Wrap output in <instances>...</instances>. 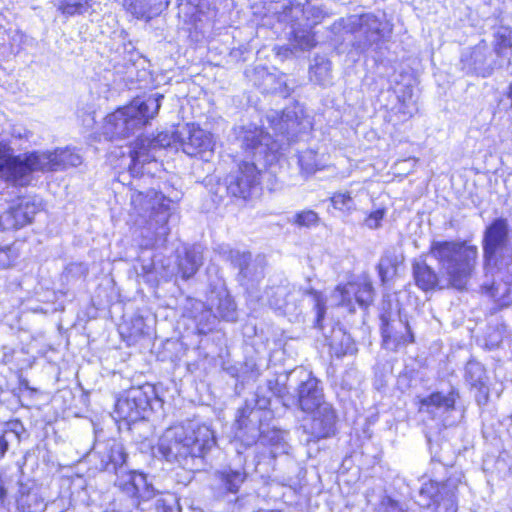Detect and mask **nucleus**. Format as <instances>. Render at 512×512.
<instances>
[{"label":"nucleus","instance_id":"f257e3e1","mask_svg":"<svg viewBox=\"0 0 512 512\" xmlns=\"http://www.w3.org/2000/svg\"><path fill=\"white\" fill-rule=\"evenodd\" d=\"M9 144L0 140V180L17 186H26L33 172H53L77 167L82 156L75 149L64 148L50 151H34L23 155H12Z\"/></svg>","mask_w":512,"mask_h":512},{"label":"nucleus","instance_id":"f03ea898","mask_svg":"<svg viewBox=\"0 0 512 512\" xmlns=\"http://www.w3.org/2000/svg\"><path fill=\"white\" fill-rule=\"evenodd\" d=\"M215 444L209 426L189 422L167 428L159 439L158 451L166 461L186 467L195 458H203Z\"/></svg>","mask_w":512,"mask_h":512},{"label":"nucleus","instance_id":"7ed1b4c3","mask_svg":"<svg viewBox=\"0 0 512 512\" xmlns=\"http://www.w3.org/2000/svg\"><path fill=\"white\" fill-rule=\"evenodd\" d=\"M429 253L452 287L458 290L466 288L476 268L477 246L466 241H433Z\"/></svg>","mask_w":512,"mask_h":512},{"label":"nucleus","instance_id":"20e7f679","mask_svg":"<svg viewBox=\"0 0 512 512\" xmlns=\"http://www.w3.org/2000/svg\"><path fill=\"white\" fill-rule=\"evenodd\" d=\"M163 95H151L146 99L136 98L129 105L118 108L106 116L102 134L106 139H124L141 130L153 119L161 106Z\"/></svg>","mask_w":512,"mask_h":512},{"label":"nucleus","instance_id":"39448f33","mask_svg":"<svg viewBox=\"0 0 512 512\" xmlns=\"http://www.w3.org/2000/svg\"><path fill=\"white\" fill-rule=\"evenodd\" d=\"M482 247L485 268L512 263L510 226L507 219L496 218L486 227Z\"/></svg>","mask_w":512,"mask_h":512},{"label":"nucleus","instance_id":"423d86ee","mask_svg":"<svg viewBox=\"0 0 512 512\" xmlns=\"http://www.w3.org/2000/svg\"><path fill=\"white\" fill-rule=\"evenodd\" d=\"M131 203L139 213L151 210L153 220L159 224L155 230L156 237L164 242L169 234L167 223L170 218L172 201L161 192L149 190L146 194L143 192L133 193Z\"/></svg>","mask_w":512,"mask_h":512},{"label":"nucleus","instance_id":"0eeeda50","mask_svg":"<svg viewBox=\"0 0 512 512\" xmlns=\"http://www.w3.org/2000/svg\"><path fill=\"white\" fill-rule=\"evenodd\" d=\"M355 35L357 47L365 50L377 45L384 38L386 23L373 14L351 15L338 24Z\"/></svg>","mask_w":512,"mask_h":512},{"label":"nucleus","instance_id":"6e6552de","mask_svg":"<svg viewBox=\"0 0 512 512\" xmlns=\"http://www.w3.org/2000/svg\"><path fill=\"white\" fill-rule=\"evenodd\" d=\"M192 308L191 316L198 322L200 332H204V326L213 324L216 318L226 321L236 320L235 303L225 290L210 296L208 308L202 301H194Z\"/></svg>","mask_w":512,"mask_h":512},{"label":"nucleus","instance_id":"1a4fd4ad","mask_svg":"<svg viewBox=\"0 0 512 512\" xmlns=\"http://www.w3.org/2000/svg\"><path fill=\"white\" fill-rule=\"evenodd\" d=\"M178 142L177 132L169 134L161 132L154 138H140L135 142L133 150L130 152L131 162L129 170L133 177L143 175L141 169L145 163L156 160V152L159 149L170 147Z\"/></svg>","mask_w":512,"mask_h":512},{"label":"nucleus","instance_id":"9d476101","mask_svg":"<svg viewBox=\"0 0 512 512\" xmlns=\"http://www.w3.org/2000/svg\"><path fill=\"white\" fill-rule=\"evenodd\" d=\"M419 497L420 505H435V512H457L456 484L451 479L441 484L432 480L425 482Z\"/></svg>","mask_w":512,"mask_h":512},{"label":"nucleus","instance_id":"9b49d317","mask_svg":"<svg viewBox=\"0 0 512 512\" xmlns=\"http://www.w3.org/2000/svg\"><path fill=\"white\" fill-rule=\"evenodd\" d=\"M308 295L311 297L316 310V320L314 326L318 329H322V320L325 315V303L322 295L314 290H296L295 288L290 289L286 286H279L272 289L269 295V303L271 306L277 309H283L284 311H290V306L294 305L298 296Z\"/></svg>","mask_w":512,"mask_h":512},{"label":"nucleus","instance_id":"f8f14e48","mask_svg":"<svg viewBox=\"0 0 512 512\" xmlns=\"http://www.w3.org/2000/svg\"><path fill=\"white\" fill-rule=\"evenodd\" d=\"M39 210L40 203L35 197L18 198L0 214V231L17 230L30 224Z\"/></svg>","mask_w":512,"mask_h":512},{"label":"nucleus","instance_id":"ddd939ff","mask_svg":"<svg viewBox=\"0 0 512 512\" xmlns=\"http://www.w3.org/2000/svg\"><path fill=\"white\" fill-rule=\"evenodd\" d=\"M224 258L238 269L237 280L242 286L259 281L264 276L265 261L261 256L252 258L250 252L228 249L223 252Z\"/></svg>","mask_w":512,"mask_h":512},{"label":"nucleus","instance_id":"4468645a","mask_svg":"<svg viewBox=\"0 0 512 512\" xmlns=\"http://www.w3.org/2000/svg\"><path fill=\"white\" fill-rule=\"evenodd\" d=\"M149 407L147 393L141 387H133L117 399L114 413L120 420L134 423L144 418Z\"/></svg>","mask_w":512,"mask_h":512},{"label":"nucleus","instance_id":"2eb2a0df","mask_svg":"<svg viewBox=\"0 0 512 512\" xmlns=\"http://www.w3.org/2000/svg\"><path fill=\"white\" fill-rule=\"evenodd\" d=\"M94 456L98 458L96 467L101 471H107L118 475L125 474L124 466L127 463L128 455L121 442L116 439H108L95 444Z\"/></svg>","mask_w":512,"mask_h":512},{"label":"nucleus","instance_id":"dca6fc26","mask_svg":"<svg viewBox=\"0 0 512 512\" xmlns=\"http://www.w3.org/2000/svg\"><path fill=\"white\" fill-rule=\"evenodd\" d=\"M177 136L183 152L189 156L205 158L207 154L213 152L214 141L212 135L194 124L182 126L181 129L177 130Z\"/></svg>","mask_w":512,"mask_h":512},{"label":"nucleus","instance_id":"f3484780","mask_svg":"<svg viewBox=\"0 0 512 512\" xmlns=\"http://www.w3.org/2000/svg\"><path fill=\"white\" fill-rule=\"evenodd\" d=\"M487 272L495 270L494 281L488 285L483 284V293L493 298L500 306H508L512 303V263L490 266L485 268Z\"/></svg>","mask_w":512,"mask_h":512},{"label":"nucleus","instance_id":"a211bd4d","mask_svg":"<svg viewBox=\"0 0 512 512\" xmlns=\"http://www.w3.org/2000/svg\"><path fill=\"white\" fill-rule=\"evenodd\" d=\"M381 332L384 344L394 348L414 342V335L406 318L399 313L385 312L381 315Z\"/></svg>","mask_w":512,"mask_h":512},{"label":"nucleus","instance_id":"6ab92c4d","mask_svg":"<svg viewBox=\"0 0 512 512\" xmlns=\"http://www.w3.org/2000/svg\"><path fill=\"white\" fill-rule=\"evenodd\" d=\"M312 417L303 423V431L309 437L307 442L328 438L335 432L336 413L331 405H322L310 411Z\"/></svg>","mask_w":512,"mask_h":512},{"label":"nucleus","instance_id":"aec40b11","mask_svg":"<svg viewBox=\"0 0 512 512\" xmlns=\"http://www.w3.org/2000/svg\"><path fill=\"white\" fill-rule=\"evenodd\" d=\"M258 184L259 171L250 162H243L235 174L227 177V191L234 197L246 199Z\"/></svg>","mask_w":512,"mask_h":512},{"label":"nucleus","instance_id":"412c9836","mask_svg":"<svg viewBox=\"0 0 512 512\" xmlns=\"http://www.w3.org/2000/svg\"><path fill=\"white\" fill-rule=\"evenodd\" d=\"M115 485L128 496L143 501L155 496V489L151 483H148L146 475L137 471H129L118 476Z\"/></svg>","mask_w":512,"mask_h":512},{"label":"nucleus","instance_id":"4be33fe9","mask_svg":"<svg viewBox=\"0 0 512 512\" xmlns=\"http://www.w3.org/2000/svg\"><path fill=\"white\" fill-rule=\"evenodd\" d=\"M258 420L259 411L248 404L237 411L235 425L238 431L236 435L247 445L255 443L262 435L260 428L257 426Z\"/></svg>","mask_w":512,"mask_h":512},{"label":"nucleus","instance_id":"5701e85b","mask_svg":"<svg viewBox=\"0 0 512 512\" xmlns=\"http://www.w3.org/2000/svg\"><path fill=\"white\" fill-rule=\"evenodd\" d=\"M267 120L272 130L280 135H287L291 138L305 128L304 122L299 119L294 109H285L282 112L271 111L267 114Z\"/></svg>","mask_w":512,"mask_h":512},{"label":"nucleus","instance_id":"b1692460","mask_svg":"<svg viewBox=\"0 0 512 512\" xmlns=\"http://www.w3.org/2000/svg\"><path fill=\"white\" fill-rule=\"evenodd\" d=\"M296 403L306 413L315 411V409L320 408L322 405H330L324 401L323 391L319 387L318 380L311 376L299 385Z\"/></svg>","mask_w":512,"mask_h":512},{"label":"nucleus","instance_id":"393cba45","mask_svg":"<svg viewBox=\"0 0 512 512\" xmlns=\"http://www.w3.org/2000/svg\"><path fill=\"white\" fill-rule=\"evenodd\" d=\"M489 49L485 45H478L472 49L469 56L462 57L463 69L467 70V73H474L481 77L490 76L495 65L488 61Z\"/></svg>","mask_w":512,"mask_h":512},{"label":"nucleus","instance_id":"a878e982","mask_svg":"<svg viewBox=\"0 0 512 512\" xmlns=\"http://www.w3.org/2000/svg\"><path fill=\"white\" fill-rule=\"evenodd\" d=\"M220 488L224 491L236 494L247 478V472L242 464L226 465L214 473Z\"/></svg>","mask_w":512,"mask_h":512},{"label":"nucleus","instance_id":"bb28decb","mask_svg":"<svg viewBox=\"0 0 512 512\" xmlns=\"http://www.w3.org/2000/svg\"><path fill=\"white\" fill-rule=\"evenodd\" d=\"M299 15H302L307 21V26L312 27L313 25L320 23L326 13L321 7L310 3H307L306 5L290 3V6L284 8L282 17L285 21L288 20L296 22L299 20Z\"/></svg>","mask_w":512,"mask_h":512},{"label":"nucleus","instance_id":"cd10ccee","mask_svg":"<svg viewBox=\"0 0 512 512\" xmlns=\"http://www.w3.org/2000/svg\"><path fill=\"white\" fill-rule=\"evenodd\" d=\"M169 5V0H125L126 10L138 19H151Z\"/></svg>","mask_w":512,"mask_h":512},{"label":"nucleus","instance_id":"c85d7f7f","mask_svg":"<svg viewBox=\"0 0 512 512\" xmlns=\"http://www.w3.org/2000/svg\"><path fill=\"white\" fill-rule=\"evenodd\" d=\"M458 393L455 390H450L447 394L442 392H435L421 399L420 410L436 415L438 412L450 411L454 409Z\"/></svg>","mask_w":512,"mask_h":512},{"label":"nucleus","instance_id":"c756f323","mask_svg":"<svg viewBox=\"0 0 512 512\" xmlns=\"http://www.w3.org/2000/svg\"><path fill=\"white\" fill-rule=\"evenodd\" d=\"M203 263V250L200 245L185 248L184 254L178 257V269L183 279L196 274Z\"/></svg>","mask_w":512,"mask_h":512},{"label":"nucleus","instance_id":"7c9ffc66","mask_svg":"<svg viewBox=\"0 0 512 512\" xmlns=\"http://www.w3.org/2000/svg\"><path fill=\"white\" fill-rule=\"evenodd\" d=\"M271 136L265 133L261 128L254 130H246L242 138V146L246 150H251L253 156L265 154L268 150H272Z\"/></svg>","mask_w":512,"mask_h":512},{"label":"nucleus","instance_id":"2f4dec72","mask_svg":"<svg viewBox=\"0 0 512 512\" xmlns=\"http://www.w3.org/2000/svg\"><path fill=\"white\" fill-rule=\"evenodd\" d=\"M465 380L487 400L489 392L487 387L488 377L482 364L477 361H469L465 366Z\"/></svg>","mask_w":512,"mask_h":512},{"label":"nucleus","instance_id":"473e14b6","mask_svg":"<svg viewBox=\"0 0 512 512\" xmlns=\"http://www.w3.org/2000/svg\"><path fill=\"white\" fill-rule=\"evenodd\" d=\"M403 262V256L398 253L394 247L387 248L380 257L377 265L378 274L382 283L392 278L397 271V267Z\"/></svg>","mask_w":512,"mask_h":512},{"label":"nucleus","instance_id":"72a5a7b5","mask_svg":"<svg viewBox=\"0 0 512 512\" xmlns=\"http://www.w3.org/2000/svg\"><path fill=\"white\" fill-rule=\"evenodd\" d=\"M413 276L416 285L423 291L433 290L438 284V274L425 261L413 263Z\"/></svg>","mask_w":512,"mask_h":512},{"label":"nucleus","instance_id":"f704fd0d","mask_svg":"<svg viewBox=\"0 0 512 512\" xmlns=\"http://www.w3.org/2000/svg\"><path fill=\"white\" fill-rule=\"evenodd\" d=\"M311 28L309 26L306 28L293 27L292 36L289 39L291 52L306 51L315 47L316 40Z\"/></svg>","mask_w":512,"mask_h":512},{"label":"nucleus","instance_id":"c9c22d12","mask_svg":"<svg viewBox=\"0 0 512 512\" xmlns=\"http://www.w3.org/2000/svg\"><path fill=\"white\" fill-rule=\"evenodd\" d=\"M344 293L353 294L355 301L361 307H367L373 301V286L366 278L361 281L347 283V289L344 290Z\"/></svg>","mask_w":512,"mask_h":512},{"label":"nucleus","instance_id":"e433bc0d","mask_svg":"<svg viewBox=\"0 0 512 512\" xmlns=\"http://www.w3.org/2000/svg\"><path fill=\"white\" fill-rule=\"evenodd\" d=\"M309 73L312 81L319 85L327 86L332 81V63L325 57L316 56Z\"/></svg>","mask_w":512,"mask_h":512},{"label":"nucleus","instance_id":"4c0bfd02","mask_svg":"<svg viewBox=\"0 0 512 512\" xmlns=\"http://www.w3.org/2000/svg\"><path fill=\"white\" fill-rule=\"evenodd\" d=\"M509 49H512V30L501 26L494 34V50L498 56H503Z\"/></svg>","mask_w":512,"mask_h":512},{"label":"nucleus","instance_id":"58836bf2","mask_svg":"<svg viewBox=\"0 0 512 512\" xmlns=\"http://www.w3.org/2000/svg\"><path fill=\"white\" fill-rule=\"evenodd\" d=\"M331 203L335 209L340 210L344 213L350 214L351 212L356 210L354 198L348 191L334 193L333 196L331 197Z\"/></svg>","mask_w":512,"mask_h":512},{"label":"nucleus","instance_id":"ea45409f","mask_svg":"<svg viewBox=\"0 0 512 512\" xmlns=\"http://www.w3.org/2000/svg\"><path fill=\"white\" fill-rule=\"evenodd\" d=\"M58 10L67 16L82 14L87 9L85 0H55Z\"/></svg>","mask_w":512,"mask_h":512},{"label":"nucleus","instance_id":"a19ab883","mask_svg":"<svg viewBox=\"0 0 512 512\" xmlns=\"http://www.w3.org/2000/svg\"><path fill=\"white\" fill-rule=\"evenodd\" d=\"M18 505L23 512H41L45 509V504L36 493L22 495L18 499Z\"/></svg>","mask_w":512,"mask_h":512},{"label":"nucleus","instance_id":"79ce46f5","mask_svg":"<svg viewBox=\"0 0 512 512\" xmlns=\"http://www.w3.org/2000/svg\"><path fill=\"white\" fill-rule=\"evenodd\" d=\"M299 164L307 174H312L319 169V163L317 160V154L313 150H305L299 155Z\"/></svg>","mask_w":512,"mask_h":512},{"label":"nucleus","instance_id":"37998d69","mask_svg":"<svg viewBox=\"0 0 512 512\" xmlns=\"http://www.w3.org/2000/svg\"><path fill=\"white\" fill-rule=\"evenodd\" d=\"M346 289L347 284L343 286H337L332 294V298L337 302L338 305L347 307L350 312H353V301L355 300V298L353 294L344 293V290Z\"/></svg>","mask_w":512,"mask_h":512},{"label":"nucleus","instance_id":"c03bdc74","mask_svg":"<svg viewBox=\"0 0 512 512\" xmlns=\"http://www.w3.org/2000/svg\"><path fill=\"white\" fill-rule=\"evenodd\" d=\"M319 217L312 210H305L295 215L293 223L300 227H311L317 224Z\"/></svg>","mask_w":512,"mask_h":512},{"label":"nucleus","instance_id":"a18cd8bd","mask_svg":"<svg viewBox=\"0 0 512 512\" xmlns=\"http://www.w3.org/2000/svg\"><path fill=\"white\" fill-rule=\"evenodd\" d=\"M337 334L341 336V340L340 348L336 349V354L338 356L354 354L357 351V349L351 337L349 335H346L345 333H342L341 330H339L338 332H335L334 338L337 336Z\"/></svg>","mask_w":512,"mask_h":512},{"label":"nucleus","instance_id":"49530a36","mask_svg":"<svg viewBox=\"0 0 512 512\" xmlns=\"http://www.w3.org/2000/svg\"><path fill=\"white\" fill-rule=\"evenodd\" d=\"M378 512H406V509L403 504L391 497H384L379 504Z\"/></svg>","mask_w":512,"mask_h":512},{"label":"nucleus","instance_id":"de8ad7c7","mask_svg":"<svg viewBox=\"0 0 512 512\" xmlns=\"http://www.w3.org/2000/svg\"><path fill=\"white\" fill-rule=\"evenodd\" d=\"M384 217L383 210H376L372 212L366 219L365 224L367 227L371 229H376L380 226L381 220Z\"/></svg>","mask_w":512,"mask_h":512},{"label":"nucleus","instance_id":"09e8293b","mask_svg":"<svg viewBox=\"0 0 512 512\" xmlns=\"http://www.w3.org/2000/svg\"><path fill=\"white\" fill-rule=\"evenodd\" d=\"M502 341L501 334L499 332H494L493 334L489 335V339L487 340L486 345L489 346L490 349L496 348L499 346V344Z\"/></svg>","mask_w":512,"mask_h":512},{"label":"nucleus","instance_id":"8fccbe9b","mask_svg":"<svg viewBox=\"0 0 512 512\" xmlns=\"http://www.w3.org/2000/svg\"><path fill=\"white\" fill-rule=\"evenodd\" d=\"M11 264L10 257L7 251L0 249V269H5Z\"/></svg>","mask_w":512,"mask_h":512},{"label":"nucleus","instance_id":"3c124183","mask_svg":"<svg viewBox=\"0 0 512 512\" xmlns=\"http://www.w3.org/2000/svg\"><path fill=\"white\" fill-rule=\"evenodd\" d=\"M31 132L24 129V128H14L13 131H12V136L13 137H16V138H25V139H29L31 137Z\"/></svg>","mask_w":512,"mask_h":512},{"label":"nucleus","instance_id":"603ef678","mask_svg":"<svg viewBox=\"0 0 512 512\" xmlns=\"http://www.w3.org/2000/svg\"><path fill=\"white\" fill-rule=\"evenodd\" d=\"M273 436L270 438V441L272 442V444H278L280 443V441H282L284 439V435L283 433L279 432V431H273Z\"/></svg>","mask_w":512,"mask_h":512},{"label":"nucleus","instance_id":"864d4df0","mask_svg":"<svg viewBox=\"0 0 512 512\" xmlns=\"http://www.w3.org/2000/svg\"><path fill=\"white\" fill-rule=\"evenodd\" d=\"M9 443L5 439V437H0V456H4L6 451L8 450Z\"/></svg>","mask_w":512,"mask_h":512},{"label":"nucleus","instance_id":"5fc2aeb1","mask_svg":"<svg viewBox=\"0 0 512 512\" xmlns=\"http://www.w3.org/2000/svg\"><path fill=\"white\" fill-rule=\"evenodd\" d=\"M6 489L4 488V485H3V481L2 479L0 478V501L3 502L4 499L6 498Z\"/></svg>","mask_w":512,"mask_h":512},{"label":"nucleus","instance_id":"6e6d98bb","mask_svg":"<svg viewBox=\"0 0 512 512\" xmlns=\"http://www.w3.org/2000/svg\"><path fill=\"white\" fill-rule=\"evenodd\" d=\"M508 97H509L510 99H512V83H511V84H510V86H509Z\"/></svg>","mask_w":512,"mask_h":512},{"label":"nucleus","instance_id":"4d7b16f0","mask_svg":"<svg viewBox=\"0 0 512 512\" xmlns=\"http://www.w3.org/2000/svg\"><path fill=\"white\" fill-rule=\"evenodd\" d=\"M334 342H335V339H332L331 346H332V347H334V348H335V350H336L337 348L335 347V345H336V344H335Z\"/></svg>","mask_w":512,"mask_h":512},{"label":"nucleus","instance_id":"13d9d810","mask_svg":"<svg viewBox=\"0 0 512 512\" xmlns=\"http://www.w3.org/2000/svg\"><path fill=\"white\" fill-rule=\"evenodd\" d=\"M307 125H309V122H306V124H304V126H305V128H304V129H306V128H307Z\"/></svg>","mask_w":512,"mask_h":512},{"label":"nucleus","instance_id":"bf43d9fd","mask_svg":"<svg viewBox=\"0 0 512 512\" xmlns=\"http://www.w3.org/2000/svg\"><path fill=\"white\" fill-rule=\"evenodd\" d=\"M3 456H0V459L2 458Z\"/></svg>","mask_w":512,"mask_h":512}]
</instances>
